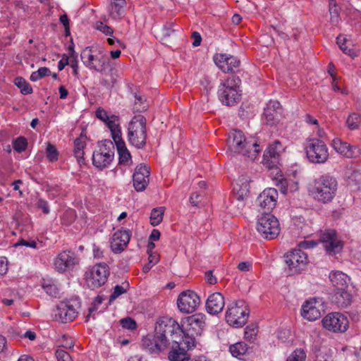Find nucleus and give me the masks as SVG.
Masks as SVG:
<instances>
[{
	"mask_svg": "<svg viewBox=\"0 0 361 361\" xmlns=\"http://www.w3.org/2000/svg\"><path fill=\"white\" fill-rule=\"evenodd\" d=\"M360 123L361 116L360 114L357 113L350 114L346 120V125L348 128L350 130H355L358 128Z\"/></svg>",
	"mask_w": 361,
	"mask_h": 361,
	"instance_id": "obj_39",
	"label": "nucleus"
},
{
	"mask_svg": "<svg viewBox=\"0 0 361 361\" xmlns=\"http://www.w3.org/2000/svg\"><path fill=\"white\" fill-rule=\"evenodd\" d=\"M331 146L337 153L347 158H357L361 155V148L360 147L350 145L339 138L334 139Z\"/></svg>",
	"mask_w": 361,
	"mask_h": 361,
	"instance_id": "obj_20",
	"label": "nucleus"
},
{
	"mask_svg": "<svg viewBox=\"0 0 361 361\" xmlns=\"http://www.w3.org/2000/svg\"><path fill=\"white\" fill-rule=\"evenodd\" d=\"M329 280L335 288V291L350 288L351 279L346 274L341 271H332L329 273Z\"/></svg>",
	"mask_w": 361,
	"mask_h": 361,
	"instance_id": "obj_29",
	"label": "nucleus"
},
{
	"mask_svg": "<svg viewBox=\"0 0 361 361\" xmlns=\"http://www.w3.org/2000/svg\"><path fill=\"white\" fill-rule=\"evenodd\" d=\"M239 82L238 78L231 77L221 84L218 94L219 99L224 104L233 106L240 99V94L238 90Z\"/></svg>",
	"mask_w": 361,
	"mask_h": 361,
	"instance_id": "obj_7",
	"label": "nucleus"
},
{
	"mask_svg": "<svg viewBox=\"0 0 361 361\" xmlns=\"http://www.w3.org/2000/svg\"><path fill=\"white\" fill-rule=\"evenodd\" d=\"M200 303V297L195 292L190 290L180 293L177 300L178 310L185 314L195 312Z\"/></svg>",
	"mask_w": 361,
	"mask_h": 361,
	"instance_id": "obj_14",
	"label": "nucleus"
},
{
	"mask_svg": "<svg viewBox=\"0 0 361 361\" xmlns=\"http://www.w3.org/2000/svg\"><path fill=\"white\" fill-rule=\"evenodd\" d=\"M154 341L158 350H162L171 343L176 344L178 346L185 345L187 348L195 345V338L184 330L182 323L179 324L171 319L162 322L156 326Z\"/></svg>",
	"mask_w": 361,
	"mask_h": 361,
	"instance_id": "obj_1",
	"label": "nucleus"
},
{
	"mask_svg": "<svg viewBox=\"0 0 361 361\" xmlns=\"http://www.w3.org/2000/svg\"><path fill=\"white\" fill-rule=\"evenodd\" d=\"M27 140L23 137H20L13 142V148L16 151L18 152L25 151L27 148Z\"/></svg>",
	"mask_w": 361,
	"mask_h": 361,
	"instance_id": "obj_46",
	"label": "nucleus"
},
{
	"mask_svg": "<svg viewBox=\"0 0 361 361\" xmlns=\"http://www.w3.org/2000/svg\"><path fill=\"white\" fill-rule=\"evenodd\" d=\"M255 228L262 238L268 240L276 238L281 231L279 220L270 213H264L258 217Z\"/></svg>",
	"mask_w": 361,
	"mask_h": 361,
	"instance_id": "obj_5",
	"label": "nucleus"
},
{
	"mask_svg": "<svg viewBox=\"0 0 361 361\" xmlns=\"http://www.w3.org/2000/svg\"><path fill=\"white\" fill-rule=\"evenodd\" d=\"M323 311V301L319 298H310L302 304L301 316L307 321L313 322L321 317Z\"/></svg>",
	"mask_w": 361,
	"mask_h": 361,
	"instance_id": "obj_15",
	"label": "nucleus"
},
{
	"mask_svg": "<svg viewBox=\"0 0 361 361\" xmlns=\"http://www.w3.org/2000/svg\"><path fill=\"white\" fill-rule=\"evenodd\" d=\"M49 73H50V71L49 68H47L46 67H42V68H39L38 69V71L33 72L31 74L30 79V80L35 82V81H37L38 80L42 78L45 75H47Z\"/></svg>",
	"mask_w": 361,
	"mask_h": 361,
	"instance_id": "obj_45",
	"label": "nucleus"
},
{
	"mask_svg": "<svg viewBox=\"0 0 361 361\" xmlns=\"http://www.w3.org/2000/svg\"><path fill=\"white\" fill-rule=\"evenodd\" d=\"M205 279L211 285H214L217 282V279L213 275L212 271H208L205 273Z\"/></svg>",
	"mask_w": 361,
	"mask_h": 361,
	"instance_id": "obj_53",
	"label": "nucleus"
},
{
	"mask_svg": "<svg viewBox=\"0 0 361 361\" xmlns=\"http://www.w3.org/2000/svg\"><path fill=\"white\" fill-rule=\"evenodd\" d=\"M42 286L46 293L51 296H56L58 293V289L55 284L51 281L43 280Z\"/></svg>",
	"mask_w": 361,
	"mask_h": 361,
	"instance_id": "obj_43",
	"label": "nucleus"
},
{
	"mask_svg": "<svg viewBox=\"0 0 361 361\" xmlns=\"http://www.w3.org/2000/svg\"><path fill=\"white\" fill-rule=\"evenodd\" d=\"M96 28L104 33L106 35H111L114 32L113 29L111 27L104 24L102 22H97L96 23Z\"/></svg>",
	"mask_w": 361,
	"mask_h": 361,
	"instance_id": "obj_49",
	"label": "nucleus"
},
{
	"mask_svg": "<svg viewBox=\"0 0 361 361\" xmlns=\"http://www.w3.org/2000/svg\"><path fill=\"white\" fill-rule=\"evenodd\" d=\"M283 148L281 142L276 140L271 145H270L264 154V164L270 168V165L267 161H266L267 157L277 159L280 156L281 153L283 152Z\"/></svg>",
	"mask_w": 361,
	"mask_h": 361,
	"instance_id": "obj_32",
	"label": "nucleus"
},
{
	"mask_svg": "<svg viewBox=\"0 0 361 361\" xmlns=\"http://www.w3.org/2000/svg\"><path fill=\"white\" fill-rule=\"evenodd\" d=\"M165 208L164 207H159L154 208L150 214V224L153 226L159 225L163 220Z\"/></svg>",
	"mask_w": 361,
	"mask_h": 361,
	"instance_id": "obj_36",
	"label": "nucleus"
},
{
	"mask_svg": "<svg viewBox=\"0 0 361 361\" xmlns=\"http://www.w3.org/2000/svg\"><path fill=\"white\" fill-rule=\"evenodd\" d=\"M97 118L103 121L110 129L119 156V163L128 165L131 163V155L121 137V130L118 123V117L108 113L102 108L96 111Z\"/></svg>",
	"mask_w": 361,
	"mask_h": 361,
	"instance_id": "obj_2",
	"label": "nucleus"
},
{
	"mask_svg": "<svg viewBox=\"0 0 361 361\" xmlns=\"http://www.w3.org/2000/svg\"><path fill=\"white\" fill-rule=\"evenodd\" d=\"M247 346L243 342H238L230 346V352L233 357H240L247 352Z\"/></svg>",
	"mask_w": 361,
	"mask_h": 361,
	"instance_id": "obj_37",
	"label": "nucleus"
},
{
	"mask_svg": "<svg viewBox=\"0 0 361 361\" xmlns=\"http://www.w3.org/2000/svg\"><path fill=\"white\" fill-rule=\"evenodd\" d=\"M278 199V192L274 188H267L264 190L257 199L258 206L268 211L273 209Z\"/></svg>",
	"mask_w": 361,
	"mask_h": 361,
	"instance_id": "obj_24",
	"label": "nucleus"
},
{
	"mask_svg": "<svg viewBox=\"0 0 361 361\" xmlns=\"http://www.w3.org/2000/svg\"><path fill=\"white\" fill-rule=\"evenodd\" d=\"M192 37L194 39V42H192V45L194 47L199 46L200 44V43H201V41H202V38H201V36H200V33H198L197 32H195L192 33Z\"/></svg>",
	"mask_w": 361,
	"mask_h": 361,
	"instance_id": "obj_57",
	"label": "nucleus"
},
{
	"mask_svg": "<svg viewBox=\"0 0 361 361\" xmlns=\"http://www.w3.org/2000/svg\"><path fill=\"white\" fill-rule=\"evenodd\" d=\"M257 334V326L255 324H250L245 329L244 338L248 341H253Z\"/></svg>",
	"mask_w": 361,
	"mask_h": 361,
	"instance_id": "obj_41",
	"label": "nucleus"
},
{
	"mask_svg": "<svg viewBox=\"0 0 361 361\" xmlns=\"http://www.w3.org/2000/svg\"><path fill=\"white\" fill-rule=\"evenodd\" d=\"M120 323L123 328L129 330H134L137 326L135 321L131 318L122 319H121Z\"/></svg>",
	"mask_w": 361,
	"mask_h": 361,
	"instance_id": "obj_47",
	"label": "nucleus"
},
{
	"mask_svg": "<svg viewBox=\"0 0 361 361\" xmlns=\"http://www.w3.org/2000/svg\"><path fill=\"white\" fill-rule=\"evenodd\" d=\"M24 336L25 338H27L28 339H30V341H33L36 338V334L34 331H27L25 334H24Z\"/></svg>",
	"mask_w": 361,
	"mask_h": 361,
	"instance_id": "obj_63",
	"label": "nucleus"
},
{
	"mask_svg": "<svg viewBox=\"0 0 361 361\" xmlns=\"http://www.w3.org/2000/svg\"><path fill=\"white\" fill-rule=\"evenodd\" d=\"M149 169L145 164L138 165L133 173V186L137 192L145 190L149 183Z\"/></svg>",
	"mask_w": 361,
	"mask_h": 361,
	"instance_id": "obj_22",
	"label": "nucleus"
},
{
	"mask_svg": "<svg viewBox=\"0 0 361 361\" xmlns=\"http://www.w3.org/2000/svg\"><path fill=\"white\" fill-rule=\"evenodd\" d=\"M250 182V178L246 176L239 177L235 181L233 192L238 200L243 201L249 197Z\"/></svg>",
	"mask_w": 361,
	"mask_h": 361,
	"instance_id": "obj_28",
	"label": "nucleus"
},
{
	"mask_svg": "<svg viewBox=\"0 0 361 361\" xmlns=\"http://www.w3.org/2000/svg\"><path fill=\"white\" fill-rule=\"evenodd\" d=\"M14 84L20 89V92L23 94H29L32 92V87L21 77L16 78Z\"/></svg>",
	"mask_w": 361,
	"mask_h": 361,
	"instance_id": "obj_40",
	"label": "nucleus"
},
{
	"mask_svg": "<svg viewBox=\"0 0 361 361\" xmlns=\"http://www.w3.org/2000/svg\"><path fill=\"white\" fill-rule=\"evenodd\" d=\"M114 145L110 140L98 142L92 154V164L98 169L107 167L114 159Z\"/></svg>",
	"mask_w": 361,
	"mask_h": 361,
	"instance_id": "obj_10",
	"label": "nucleus"
},
{
	"mask_svg": "<svg viewBox=\"0 0 361 361\" xmlns=\"http://www.w3.org/2000/svg\"><path fill=\"white\" fill-rule=\"evenodd\" d=\"M126 293V290L123 287L121 286H116L114 287V291L109 298V302H113L115 299L119 297L121 295Z\"/></svg>",
	"mask_w": 361,
	"mask_h": 361,
	"instance_id": "obj_50",
	"label": "nucleus"
},
{
	"mask_svg": "<svg viewBox=\"0 0 361 361\" xmlns=\"http://www.w3.org/2000/svg\"><path fill=\"white\" fill-rule=\"evenodd\" d=\"M263 119L270 126L278 125L282 119V107L279 102H269L263 114Z\"/></svg>",
	"mask_w": 361,
	"mask_h": 361,
	"instance_id": "obj_19",
	"label": "nucleus"
},
{
	"mask_svg": "<svg viewBox=\"0 0 361 361\" xmlns=\"http://www.w3.org/2000/svg\"><path fill=\"white\" fill-rule=\"evenodd\" d=\"M250 142L246 140L243 133L240 130L231 133L227 140L228 149L233 153L243 152V149Z\"/></svg>",
	"mask_w": 361,
	"mask_h": 361,
	"instance_id": "obj_25",
	"label": "nucleus"
},
{
	"mask_svg": "<svg viewBox=\"0 0 361 361\" xmlns=\"http://www.w3.org/2000/svg\"><path fill=\"white\" fill-rule=\"evenodd\" d=\"M37 205L40 209H42V211L44 214L49 213L48 202L47 201H45L44 200H42V199L39 200V201L37 202Z\"/></svg>",
	"mask_w": 361,
	"mask_h": 361,
	"instance_id": "obj_54",
	"label": "nucleus"
},
{
	"mask_svg": "<svg viewBox=\"0 0 361 361\" xmlns=\"http://www.w3.org/2000/svg\"><path fill=\"white\" fill-rule=\"evenodd\" d=\"M83 63L90 69L102 72L105 69L106 60L104 54L99 52L94 54L90 47L85 48L81 53Z\"/></svg>",
	"mask_w": 361,
	"mask_h": 361,
	"instance_id": "obj_17",
	"label": "nucleus"
},
{
	"mask_svg": "<svg viewBox=\"0 0 361 361\" xmlns=\"http://www.w3.org/2000/svg\"><path fill=\"white\" fill-rule=\"evenodd\" d=\"M207 317L204 314L196 313L182 319V327L189 336L201 335L206 326Z\"/></svg>",
	"mask_w": 361,
	"mask_h": 361,
	"instance_id": "obj_12",
	"label": "nucleus"
},
{
	"mask_svg": "<svg viewBox=\"0 0 361 361\" xmlns=\"http://www.w3.org/2000/svg\"><path fill=\"white\" fill-rule=\"evenodd\" d=\"M56 357L58 361H73L71 355L62 349L56 351Z\"/></svg>",
	"mask_w": 361,
	"mask_h": 361,
	"instance_id": "obj_48",
	"label": "nucleus"
},
{
	"mask_svg": "<svg viewBox=\"0 0 361 361\" xmlns=\"http://www.w3.org/2000/svg\"><path fill=\"white\" fill-rule=\"evenodd\" d=\"M60 21L65 27L66 35L70 34L69 20L66 14H63L60 17Z\"/></svg>",
	"mask_w": 361,
	"mask_h": 361,
	"instance_id": "obj_51",
	"label": "nucleus"
},
{
	"mask_svg": "<svg viewBox=\"0 0 361 361\" xmlns=\"http://www.w3.org/2000/svg\"><path fill=\"white\" fill-rule=\"evenodd\" d=\"M47 157L50 161H56L59 158V152L57 149L50 142L47 145Z\"/></svg>",
	"mask_w": 361,
	"mask_h": 361,
	"instance_id": "obj_44",
	"label": "nucleus"
},
{
	"mask_svg": "<svg viewBox=\"0 0 361 361\" xmlns=\"http://www.w3.org/2000/svg\"><path fill=\"white\" fill-rule=\"evenodd\" d=\"M321 241L330 255L338 253L343 249V244L334 230L326 231L321 237Z\"/></svg>",
	"mask_w": 361,
	"mask_h": 361,
	"instance_id": "obj_18",
	"label": "nucleus"
},
{
	"mask_svg": "<svg viewBox=\"0 0 361 361\" xmlns=\"http://www.w3.org/2000/svg\"><path fill=\"white\" fill-rule=\"evenodd\" d=\"M59 94H60V98L61 99H65L68 96V90L65 88L63 85H61L59 88Z\"/></svg>",
	"mask_w": 361,
	"mask_h": 361,
	"instance_id": "obj_61",
	"label": "nucleus"
},
{
	"mask_svg": "<svg viewBox=\"0 0 361 361\" xmlns=\"http://www.w3.org/2000/svg\"><path fill=\"white\" fill-rule=\"evenodd\" d=\"M87 137L84 133H81L80 136L74 140V155L78 163L84 162V148L86 145Z\"/></svg>",
	"mask_w": 361,
	"mask_h": 361,
	"instance_id": "obj_31",
	"label": "nucleus"
},
{
	"mask_svg": "<svg viewBox=\"0 0 361 361\" xmlns=\"http://www.w3.org/2000/svg\"><path fill=\"white\" fill-rule=\"evenodd\" d=\"M161 233L157 229H153L149 237V240L151 241H157L160 238Z\"/></svg>",
	"mask_w": 361,
	"mask_h": 361,
	"instance_id": "obj_55",
	"label": "nucleus"
},
{
	"mask_svg": "<svg viewBox=\"0 0 361 361\" xmlns=\"http://www.w3.org/2000/svg\"><path fill=\"white\" fill-rule=\"evenodd\" d=\"M18 245H25V246L32 247V248H35L36 246H37V243H36L35 241L28 242V241H26L25 240H20L18 242Z\"/></svg>",
	"mask_w": 361,
	"mask_h": 361,
	"instance_id": "obj_58",
	"label": "nucleus"
},
{
	"mask_svg": "<svg viewBox=\"0 0 361 361\" xmlns=\"http://www.w3.org/2000/svg\"><path fill=\"white\" fill-rule=\"evenodd\" d=\"M6 347V339L3 336H0V352L4 351Z\"/></svg>",
	"mask_w": 361,
	"mask_h": 361,
	"instance_id": "obj_64",
	"label": "nucleus"
},
{
	"mask_svg": "<svg viewBox=\"0 0 361 361\" xmlns=\"http://www.w3.org/2000/svg\"><path fill=\"white\" fill-rule=\"evenodd\" d=\"M109 273L107 264L98 263L85 272V280L88 287L98 288L106 283Z\"/></svg>",
	"mask_w": 361,
	"mask_h": 361,
	"instance_id": "obj_9",
	"label": "nucleus"
},
{
	"mask_svg": "<svg viewBox=\"0 0 361 361\" xmlns=\"http://www.w3.org/2000/svg\"><path fill=\"white\" fill-rule=\"evenodd\" d=\"M79 260L76 255L69 250L59 252L54 259V269L59 273L71 271L78 264Z\"/></svg>",
	"mask_w": 361,
	"mask_h": 361,
	"instance_id": "obj_13",
	"label": "nucleus"
},
{
	"mask_svg": "<svg viewBox=\"0 0 361 361\" xmlns=\"http://www.w3.org/2000/svg\"><path fill=\"white\" fill-rule=\"evenodd\" d=\"M305 121L310 125H314L318 126V121L315 118L312 117V116L307 114L305 117Z\"/></svg>",
	"mask_w": 361,
	"mask_h": 361,
	"instance_id": "obj_59",
	"label": "nucleus"
},
{
	"mask_svg": "<svg viewBox=\"0 0 361 361\" xmlns=\"http://www.w3.org/2000/svg\"><path fill=\"white\" fill-rule=\"evenodd\" d=\"M306 353L302 348L295 350L287 358L286 361H305Z\"/></svg>",
	"mask_w": 361,
	"mask_h": 361,
	"instance_id": "obj_42",
	"label": "nucleus"
},
{
	"mask_svg": "<svg viewBox=\"0 0 361 361\" xmlns=\"http://www.w3.org/2000/svg\"><path fill=\"white\" fill-rule=\"evenodd\" d=\"M185 345L178 346V348H173L169 353L170 361H188L190 356L187 353Z\"/></svg>",
	"mask_w": 361,
	"mask_h": 361,
	"instance_id": "obj_34",
	"label": "nucleus"
},
{
	"mask_svg": "<svg viewBox=\"0 0 361 361\" xmlns=\"http://www.w3.org/2000/svg\"><path fill=\"white\" fill-rule=\"evenodd\" d=\"M347 42L346 38L344 36L340 35L337 37V44L341 48V49L345 54L350 56L351 58H355L358 55L357 51L354 49H348L345 46V43Z\"/></svg>",
	"mask_w": 361,
	"mask_h": 361,
	"instance_id": "obj_38",
	"label": "nucleus"
},
{
	"mask_svg": "<svg viewBox=\"0 0 361 361\" xmlns=\"http://www.w3.org/2000/svg\"><path fill=\"white\" fill-rule=\"evenodd\" d=\"M77 314L78 312L73 305L61 302L54 310V319L56 321L65 323L75 319Z\"/></svg>",
	"mask_w": 361,
	"mask_h": 361,
	"instance_id": "obj_21",
	"label": "nucleus"
},
{
	"mask_svg": "<svg viewBox=\"0 0 361 361\" xmlns=\"http://www.w3.org/2000/svg\"><path fill=\"white\" fill-rule=\"evenodd\" d=\"M199 196H200L199 194H197V192H194L190 197V202L193 206H197V204H198L197 199H198Z\"/></svg>",
	"mask_w": 361,
	"mask_h": 361,
	"instance_id": "obj_60",
	"label": "nucleus"
},
{
	"mask_svg": "<svg viewBox=\"0 0 361 361\" xmlns=\"http://www.w3.org/2000/svg\"><path fill=\"white\" fill-rule=\"evenodd\" d=\"M22 183V180H15L13 183V189L15 190H18V193L20 195V196H23V191H21L20 189H19V185Z\"/></svg>",
	"mask_w": 361,
	"mask_h": 361,
	"instance_id": "obj_62",
	"label": "nucleus"
},
{
	"mask_svg": "<svg viewBox=\"0 0 361 361\" xmlns=\"http://www.w3.org/2000/svg\"><path fill=\"white\" fill-rule=\"evenodd\" d=\"M353 300V295L351 293L350 288H345V290L335 291L334 301L338 307L346 308L352 304Z\"/></svg>",
	"mask_w": 361,
	"mask_h": 361,
	"instance_id": "obj_30",
	"label": "nucleus"
},
{
	"mask_svg": "<svg viewBox=\"0 0 361 361\" xmlns=\"http://www.w3.org/2000/svg\"><path fill=\"white\" fill-rule=\"evenodd\" d=\"M126 6V0H112L110 5L109 14L114 19L121 18Z\"/></svg>",
	"mask_w": 361,
	"mask_h": 361,
	"instance_id": "obj_33",
	"label": "nucleus"
},
{
	"mask_svg": "<svg viewBox=\"0 0 361 361\" xmlns=\"http://www.w3.org/2000/svg\"><path fill=\"white\" fill-rule=\"evenodd\" d=\"M305 153L308 161L313 164H324L329 157L326 145L320 139H310L305 146Z\"/></svg>",
	"mask_w": 361,
	"mask_h": 361,
	"instance_id": "obj_8",
	"label": "nucleus"
},
{
	"mask_svg": "<svg viewBox=\"0 0 361 361\" xmlns=\"http://www.w3.org/2000/svg\"><path fill=\"white\" fill-rule=\"evenodd\" d=\"M128 138L133 146L141 148L146 142V119L142 115L134 116L128 125Z\"/></svg>",
	"mask_w": 361,
	"mask_h": 361,
	"instance_id": "obj_4",
	"label": "nucleus"
},
{
	"mask_svg": "<svg viewBox=\"0 0 361 361\" xmlns=\"http://www.w3.org/2000/svg\"><path fill=\"white\" fill-rule=\"evenodd\" d=\"M224 305V297L218 292L209 295L206 301V310L210 314L220 313L223 310Z\"/></svg>",
	"mask_w": 361,
	"mask_h": 361,
	"instance_id": "obj_27",
	"label": "nucleus"
},
{
	"mask_svg": "<svg viewBox=\"0 0 361 361\" xmlns=\"http://www.w3.org/2000/svg\"><path fill=\"white\" fill-rule=\"evenodd\" d=\"M248 316V306L244 301L240 300L233 302L228 305L225 319L228 325L235 328H239L247 322Z\"/></svg>",
	"mask_w": 361,
	"mask_h": 361,
	"instance_id": "obj_6",
	"label": "nucleus"
},
{
	"mask_svg": "<svg viewBox=\"0 0 361 361\" xmlns=\"http://www.w3.org/2000/svg\"><path fill=\"white\" fill-rule=\"evenodd\" d=\"M337 189L336 179L329 175H323L312 180L307 186L308 194L314 200L324 204L333 200Z\"/></svg>",
	"mask_w": 361,
	"mask_h": 361,
	"instance_id": "obj_3",
	"label": "nucleus"
},
{
	"mask_svg": "<svg viewBox=\"0 0 361 361\" xmlns=\"http://www.w3.org/2000/svg\"><path fill=\"white\" fill-rule=\"evenodd\" d=\"M324 329L334 334H342L349 328L348 318L341 312H331L322 319Z\"/></svg>",
	"mask_w": 361,
	"mask_h": 361,
	"instance_id": "obj_11",
	"label": "nucleus"
},
{
	"mask_svg": "<svg viewBox=\"0 0 361 361\" xmlns=\"http://www.w3.org/2000/svg\"><path fill=\"white\" fill-rule=\"evenodd\" d=\"M213 59L219 68L225 73L232 72L240 63L236 57L226 54H216Z\"/></svg>",
	"mask_w": 361,
	"mask_h": 361,
	"instance_id": "obj_23",
	"label": "nucleus"
},
{
	"mask_svg": "<svg viewBox=\"0 0 361 361\" xmlns=\"http://www.w3.org/2000/svg\"><path fill=\"white\" fill-rule=\"evenodd\" d=\"M148 254V262L149 264H152V265H155L159 261V256L156 252H150Z\"/></svg>",
	"mask_w": 361,
	"mask_h": 361,
	"instance_id": "obj_52",
	"label": "nucleus"
},
{
	"mask_svg": "<svg viewBox=\"0 0 361 361\" xmlns=\"http://www.w3.org/2000/svg\"><path fill=\"white\" fill-rule=\"evenodd\" d=\"M130 239V234L128 231L119 230L115 232L111 238L110 247L115 253H121L124 250Z\"/></svg>",
	"mask_w": 361,
	"mask_h": 361,
	"instance_id": "obj_26",
	"label": "nucleus"
},
{
	"mask_svg": "<svg viewBox=\"0 0 361 361\" xmlns=\"http://www.w3.org/2000/svg\"><path fill=\"white\" fill-rule=\"evenodd\" d=\"M251 267V264L247 262H240L238 265V268L239 270L242 271H248Z\"/></svg>",
	"mask_w": 361,
	"mask_h": 361,
	"instance_id": "obj_56",
	"label": "nucleus"
},
{
	"mask_svg": "<svg viewBox=\"0 0 361 361\" xmlns=\"http://www.w3.org/2000/svg\"><path fill=\"white\" fill-rule=\"evenodd\" d=\"M286 262L293 274L300 273L309 263L307 255L301 250H293L286 256Z\"/></svg>",
	"mask_w": 361,
	"mask_h": 361,
	"instance_id": "obj_16",
	"label": "nucleus"
},
{
	"mask_svg": "<svg viewBox=\"0 0 361 361\" xmlns=\"http://www.w3.org/2000/svg\"><path fill=\"white\" fill-rule=\"evenodd\" d=\"M261 149H259V145L256 141L250 142L247 147L243 149V152H241L244 156L247 157L250 160H255L259 156Z\"/></svg>",
	"mask_w": 361,
	"mask_h": 361,
	"instance_id": "obj_35",
	"label": "nucleus"
}]
</instances>
